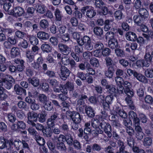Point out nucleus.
Segmentation results:
<instances>
[{
  "label": "nucleus",
  "mask_w": 153,
  "mask_h": 153,
  "mask_svg": "<svg viewBox=\"0 0 153 153\" xmlns=\"http://www.w3.org/2000/svg\"><path fill=\"white\" fill-rule=\"evenodd\" d=\"M0 79L3 80L4 82L9 81L13 82L12 81L15 80L11 76L2 73H0Z\"/></svg>",
  "instance_id": "11"
},
{
  "label": "nucleus",
  "mask_w": 153,
  "mask_h": 153,
  "mask_svg": "<svg viewBox=\"0 0 153 153\" xmlns=\"http://www.w3.org/2000/svg\"><path fill=\"white\" fill-rule=\"evenodd\" d=\"M85 110L87 116L89 117L92 118L95 115V112L93 108L90 106L87 105L85 108Z\"/></svg>",
  "instance_id": "12"
},
{
  "label": "nucleus",
  "mask_w": 153,
  "mask_h": 153,
  "mask_svg": "<svg viewBox=\"0 0 153 153\" xmlns=\"http://www.w3.org/2000/svg\"><path fill=\"white\" fill-rule=\"evenodd\" d=\"M27 60L29 62H30L34 60V56L32 51L28 50L26 52Z\"/></svg>",
  "instance_id": "33"
},
{
  "label": "nucleus",
  "mask_w": 153,
  "mask_h": 153,
  "mask_svg": "<svg viewBox=\"0 0 153 153\" xmlns=\"http://www.w3.org/2000/svg\"><path fill=\"white\" fill-rule=\"evenodd\" d=\"M44 136L47 137H51L53 134L51 127H48V128H45L42 132Z\"/></svg>",
  "instance_id": "27"
},
{
  "label": "nucleus",
  "mask_w": 153,
  "mask_h": 153,
  "mask_svg": "<svg viewBox=\"0 0 153 153\" xmlns=\"http://www.w3.org/2000/svg\"><path fill=\"white\" fill-rule=\"evenodd\" d=\"M115 70L114 66L109 67L108 68V70L105 71V75L106 76L109 78H112L114 72Z\"/></svg>",
  "instance_id": "16"
},
{
  "label": "nucleus",
  "mask_w": 153,
  "mask_h": 153,
  "mask_svg": "<svg viewBox=\"0 0 153 153\" xmlns=\"http://www.w3.org/2000/svg\"><path fill=\"white\" fill-rule=\"evenodd\" d=\"M24 11L23 9L20 7L18 6L14 7L12 12V14L14 16L17 17L20 16L24 13Z\"/></svg>",
  "instance_id": "10"
},
{
  "label": "nucleus",
  "mask_w": 153,
  "mask_h": 153,
  "mask_svg": "<svg viewBox=\"0 0 153 153\" xmlns=\"http://www.w3.org/2000/svg\"><path fill=\"white\" fill-rule=\"evenodd\" d=\"M28 131L29 133L33 136V138L38 134L37 131L32 127H29Z\"/></svg>",
  "instance_id": "56"
},
{
  "label": "nucleus",
  "mask_w": 153,
  "mask_h": 153,
  "mask_svg": "<svg viewBox=\"0 0 153 153\" xmlns=\"http://www.w3.org/2000/svg\"><path fill=\"white\" fill-rule=\"evenodd\" d=\"M81 11L83 14H85L86 13V16L90 19L93 18L97 14L96 10L93 7L88 5L82 7Z\"/></svg>",
  "instance_id": "2"
},
{
  "label": "nucleus",
  "mask_w": 153,
  "mask_h": 153,
  "mask_svg": "<svg viewBox=\"0 0 153 153\" xmlns=\"http://www.w3.org/2000/svg\"><path fill=\"white\" fill-rule=\"evenodd\" d=\"M85 48L88 51L91 50L93 48V46L92 43L91 39L88 36L85 42Z\"/></svg>",
  "instance_id": "25"
},
{
  "label": "nucleus",
  "mask_w": 153,
  "mask_h": 153,
  "mask_svg": "<svg viewBox=\"0 0 153 153\" xmlns=\"http://www.w3.org/2000/svg\"><path fill=\"white\" fill-rule=\"evenodd\" d=\"M22 144V141L19 139H16L14 141V146L16 149L19 150Z\"/></svg>",
  "instance_id": "58"
},
{
  "label": "nucleus",
  "mask_w": 153,
  "mask_h": 153,
  "mask_svg": "<svg viewBox=\"0 0 153 153\" xmlns=\"http://www.w3.org/2000/svg\"><path fill=\"white\" fill-rule=\"evenodd\" d=\"M87 72L89 75H95V71L92 68L89 64H87L86 65Z\"/></svg>",
  "instance_id": "43"
},
{
  "label": "nucleus",
  "mask_w": 153,
  "mask_h": 153,
  "mask_svg": "<svg viewBox=\"0 0 153 153\" xmlns=\"http://www.w3.org/2000/svg\"><path fill=\"white\" fill-rule=\"evenodd\" d=\"M43 107L46 110L50 111L53 109V105L51 103V102L49 101L45 102L43 104Z\"/></svg>",
  "instance_id": "40"
},
{
  "label": "nucleus",
  "mask_w": 153,
  "mask_h": 153,
  "mask_svg": "<svg viewBox=\"0 0 153 153\" xmlns=\"http://www.w3.org/2000/svg\"><path fill=\"white\" fill-rule=\"evenodd\" d=\"M143 17L138 15H134L133 17L135 23L139 26L143 24Z\"/></svg>",
  "instance_id": "29"
},
{
  "label": "nucleus",
  "mask_w": 153,
  "mask_h": 153,
  "mask_svg": "<svg viewBox=\"0 0 153 153\" xmlns=\"http://www.w3.org/2000/svg\"><path fill=\"white\" fill-rule=\"evenodd\" d=\"M88 36H84L82 38H81L80 39L79 38L78 39L76 40V41L79 45H78L82 47V45L85 44L86 40L87 39V38H88Z\"/></svg>",
  "instance_id": "47"
},
{
  "label": "nucleus",
  "mask_w": 153,
  "mask_h": 153,
  "mask_svg": "<svg viewBox=\"0 0 153 153\" xmlns=\"http://www.w3.org/2000/svg\"><path fill=\"white\" fill-rule=\"evenodd\" d=\"M5 89L4 88H0V99L1 100H4L7 97V95L4 92Z\"/></svg>",
  "instance_id": "62"
},
{
  "label": "nucleus",
  "mask_w": 153,
  "mask_h": 153,
  "mask_svg": "<svg viewBox=\"0 0 153 153\" xmlns=\"http://www.w3.org/2000/svg\"><path fill=\"white\" fill-rule=\"evenodd\" d=\"M39 25L41 28L45 29L48 27L49 23L47 19H43L40 21Z\"/></svg>",
  "instance_id": "38"
},
{
  "label": "nucleus",
  "mask_w": 153,
  "mask_h": 153,
  "mask_svg": "<svg viewBox=\"0 0 153 153\" xmlns=\"http://www.w3.org/2000/svg\"><path fill=\"white\" fill-rule=\"evenodd\" d=\"M28 81L29 84H30L35 87H37L39 85V80L36 77L29 78L28 79Z\"/></svg>",
  "instance_id": "15"
},
{
  "label": "nucleus",
  "mask_w": 153,
  "mask_h": 153,
  "mask_svg": "<svg viewBox=\"0 0 153 153\" xmlns=\"http://www.w3.org/2000/svg\"><path fill=\"white\" fill-rule=\"evenodd\" d=\"M69 58L66 56H62V57L61 62L62 64L64 65H68V62H69Z\"/></svg>",
  "instance_id": "59"
},
{
  "label": "nucleus",
  "mask_w": 153,
  "mask_h": 153,
  "mask_svg": "<svg viewBox=\"0 0 153 153\" xmlns=\"http://www.w3.org/2000/svg\"><path fill=\"white\" fill-rule=\"evenodd\" d=\"M58 49L61 53L65 55H68L71 52V49L67 45L62 43L58 45Z\"/></svg>",
  "instance_id": "9"
},
{
  "label": "nucleus",
  "mask_w": 153,
  "mask_h": 153,
  "mask_svg": "<svg viewBox=\"0 0 153 153\" xmlns=\"http://www.w3.org/2000/svg\"><path fill=\"white\" fill-rule=\"evenodd\" d=\"M7 147L5 139L4 137L0 138V149H3Z\"/></svg>",
  "instance_id": "51"
},
{
  "label": "nucleus",
  "mask_w": 153,
  "mask_h": 153,
  "mask_svg": "<svg viewBox=\"0 0 153 153\" xmlns=\"http://www.w3.org/2000/svg\"><path fill=\"white\" fill-rule=\"evenodd\" d=\"M71 97L74 98H77L79 97V91L78 90H73L70 92Z\"/></svg>",
  "instance_id": "63"
},
{
  "label": "nucleus",
  "mask_w": 153,
  "mask_h": 153,
  "mask_svg": "<svg viewBox=\"0 0 153 153\" xmlns=\"http://www.w3.org/2000/svg\"><path fill=\"white\" fill-rule=\"evenodd\" d=\"M41 48L44 52L49 53L52 50V48L50 45L46 43H44L42 45Z\"/></svg>",
  "instance_id": "21"
},
{
  "label": "nucleus",
  "mask_w": 153,
  "mask_h": 153,
  "mask_svg": "<svg viewBox=\"0 0 153 153\" xmlns=\"http://www.w3.org/2000/svg\"><path fill=\"white\" fill-rule=\"evenodd\" d=\"M20 54L19 49L17 47L12 48L11 50L10 54L12 57H16Z\"/></svg>",
  "instance_id": "37"
},
{
  "label": "nucleus",
  "mask_w": 153,
  "mask_h": 153,
  "mask_svg": "<svg viewBox=\"0 0 153 153\" xmlns=\"http://www.w3.org/2000/svg\"><path fill=\"white\" fill-rule=\"evenodd\" d=\"M37 37L40 39L45 40L49 38L48 34L44 31H39L37 34Z\"/></svg>",
  "instance_id": "17"
},
{
  "label": "nucleus",
  "mask_w": 153,
  "mask_h": 153,
  "mask_svg": "<svg viewBox=\"0 0 153 153\" xmlns=\"http://www.w3.org/2000/svg\"><path fill=\"white\" fill-rule=\"evenodd\" d=\"M105 88L107 89L108 91L111 94H113L116 92V89L115 86L112 85H108L106 86Z\"/></svg>",
  "instance_id": "52"
},
{
  "label": "nucleus",
  "mask_w": 153,
  "mask_h": 153,
  "mask_svg": "<svg viewBox=\"0 0 153 153\" xmlns=\"http://www.w3.org/2000/svg\"><path fill=\"white\" fill-rule=\"evenodd\" d=\"M60 74L59 75L61 79L64 81L66 80L69 76L70 71L64 65H62L60 68Z\"/></svg>",
  "instance_id": "7"
},
{
  "label": "nucleus",
  "mask_w": 153,
  "mask_h": 153,
  "mask_svg": "<svg viewBox=\"0 0 153 153\" xmlns=\"http://www.w3.org/2000/svg\"><path fill=\"white\" fill-rule=\"evenodd\" d=\"M100 126L101 129H97V132L99 134H102L103 131H104L108 137L111 138L112 134L111 132V128L110 124L108 123L103 121L100 123Z\"/></svg>",
  "instance_id": "1"
},
{
  "label": "nucleus",
  "mask_w": 153,
  "mask_h": 153,
  "mask_svg": "<svg viewBox=\"0 0 153 153\" xmlns=\"http://www.w3.org/2000/svg\"><path fill=\"white\" fill-rule=\"evenodd\" d=\"M126 39L128 40L134 41L136 40L137 37L136 34L132 32H129L126 34Z\"/></svg>",
  "instance_id": "14"
},
{
  "label": "nucleus",
  "mask_w": 153,
  "mask_h": 153,
  "mask_svg": "<svg viewBox=\"0 0 153 153\" xmlns=\"http://www.w3.org/2000/svg\"><path fill=\"white\" fill-rule=\"evenodd\" d=\"M114 16L115 19L117 21L121 20L124 17L122 10H120L116 11L114 13Z\"/></svg>",
  "instance_id": "19"
},
{
  "label": "nucleus",
  "mask_w": 153,
  "mask_h": 153,
  "mask_svg": "<svg viewBox=\"0 0 153 153\" xmlns=\"http://www.w3.org/2000/svg\"><path fill=\"white\" fill-rule=\"evenodd\" d=\"M117 111L119 115L122 118L125 119L127 117V115L126 113L123 109L117 108Z\"/></svg>",
  "instance_id": "46"
},
{
  "label": "nucleus",
  "mask_w": 153,
  "mask_h": 153,
  "mask_svg": "<svg viewBox=\"0 0 153 153\" xmlns=\"http://www.w3.org/2000/svg\"><path fill=\"white\" fill-rule=\"evenodd\" d=\"M102 149V148L99 144L97 143H94L92 145V150L94 151L99 152Z\"/></svg>",
  "instance_id": "55"
},
{
  "label": "nucleus",
  "mask_w": 153,
  "mask_h": 153,
  "mask_svg": "<svg viewBox=\"0 0 153 153\" xmlns=\"http://www.w3.org/2000/svg\"><path fill=\"white\" fill-rule=\"evenodd\" d=\"M114 20V18L112 17V19L110 20L107 19L104 22V29L105 31H107L111 28V24L110 23L112 22Z\"/></svg>",
  "instance_id": "24"
},
{
  "label": "nucleus",
  "mask_w": 153,
  "mask_h": 153,
  "mask_svg": "<svg viewBox=\"0 0 153 153\" xmlns=\"http://www.w3.org/2000/svg\"><path fill=\"white\" fill-rule=\"evenodd\" d=\"M14 89L16 94L19 95H21L26 92V90L20 87L18 84H16L14 85Z\"/></svg>",
  "instance_id": "18"
},
{
  "label": "nucleus",
  "mask_w": 153,
  "mask_h": 153,
  "mask_svg": "<svg viewBox=\"0 0 153 153\" xmlns=\"http://www.w3.org/2000/svg\"><path fill=\"white\" fill-rule=\"evenodd\" d=\"M47 114L45 111L42 112L41 113L38 114L37 119L41 123H42L45 121L46 120V117Z\"/></svg>",
  "instance_id": "34"
},
{
  "label": "nucleus",
  "mask_w": 153,
  "mask_h": 153,
  "mask_svg": "<svg viewBox=\"0 0 153 153\" xmlns=\"http://www.w3.org/2000/svg\"><path fill=\"white\" fill-rule=\"evenodd\" d=\"M37 143L39 146H43L45 143V140L44 138L38 134L34 138Z\"/></svg>",
  "instance_id": "13"
},
{
  "label": "nucleus",
  "mask_w": 153,
  "mask_h": 153,
  "mask_svg": "<svg viewBox=\"0 0 153 153\" xmlns=\"http://www.w3.org/2000/svg\"><path fill=\"white\" fill-rule=\"evenodd\" d=\"M152 142V139L151 137H146L143 140V145L145 147H149L151 146Z\"/></svg>",
  "instance_id": "35"
},
{
  "label": "nucleus",
  "mask_w": 153,
  "mask_h": 153,
  "mask_svg": "<svg viewBox=\"0 0 153 153\" xmlns=\"http://www.w3.org/2000/svg\"><path fill=\"white\" fill-rule=\"evenodd\" d=\"M139 14L140 16L143 17L144 19L147 18L149 16L148 12L145 8H140L138 11Z\"/></svg>",
  "instance_id": "31"
},
{
  "label": "nucleus",
  "mask_w": 153,
  "mask_h": 153,
  "mask_svg": "<svg viewBox=\"0 0 153 153\" xmlns=\"http://www.w3.org/2000/svg\"><path fill=\"white\" fill-rule=\"evenodd\" d=\"M3 8L5 11L7 12L9 14L11 15L12 14L13 9L10 2L5 3L3 5Z\"/></svg>",
  "instance_id": "23"
},
{
  "label": "nucleus",
  "mask_w": 153,
  "mask_h": 153,
  "mask_svg": "<svg viewBox=\"0 0 153 153\" xmlns=\"http://www.w3.org/2000/svg\"><path fill=\"white\" fill-rule=\"evenodd\" d=\"M146 76L148 78L153 77V69H147L145 72Z\"/></svg>",
  "instance_id": "53"
},
{
  "label": "nucleus",
  "mask_w": 153,
  "mask_h": 153,
  "mask_svg": "<svg viewBox=\"0 0 153 153\" xmlns=\"http://www.w3.org/2000/svg\"><path fill=\"white\" fill-rule=\"evenodd\" d=\"M37 100L41 103L43 104L45 102H48L49 100L46 95L43 94L39 95Z\"/></svg>",
  "instance_id": "26"
},
{
  "label": "nucleus",
  "mask_w": 153,
  "mask_h": 153,
  "mask_svg": "<svg viewBox=\"0 0 153 153\" xmlns=\"http://www.w3.org/2000/svg\"><path fill=\"white\" fill-rule=\"evenodd\" d=\"M54 15L55 16L56 20V21H60L61 20L62 16L61 12L58 8L56 9L54 11Z\"/></svg>",
  "instance_id": "39"
},
{
  "label": "nucleus",
  "mask_w": 153,
  "mask_h": 153,
  "mask_svg": "<svg viewBox=\"0 0 153 153\" xmlns=\"http://www.w3.org/2000/svg\"><path fill=\"white\" fill-rule=\"evenodd\" d=\"M91 65L94 67L98 68L99 66L100 63L98 59L95 58H92L90 60Z\"/></svg>",
  "instance_id": "45"
},
{
  "label": "nucleus",
  "mask_w": 153,
  "mask_h": 153,
  "mask_svg": "<svg viewBox=\"0 0 153 153\" xmlns=\"http://www.w3.org/2000/svg\"><path fill=\"white\" fill-rule=\"evenodd\" d=\"M66 114L69 117L74 123H80L82 119V116L76 111H66Z\"/></svg>",
  "instance_id": "3"
},
{
  "label": "nucleus",
  "mask_w": 153,
  "mask_h": 153,
  "mask_svg": "<svg viewBox=\"0 0 153 153\" xmlns=\"http://www.w3.org/2000/svg\"><path fill=\"white\" fill-rule=\"evenodd\" d=\"M61 87L63 88V91L62 92L64 94H66L68 90L70 92L74 89V83L71 81H68L64 85H61Z\"/></svg>",
  "instance_id": "6"
},
{
  "label": "nucleus",
  "mask_w": 153,
  "mask_h": 153,
  "mask_svg": "<svg viewBox=\"0 0 153 153\" xmlns=\"http://www.w3.org/2000/svg\"><path fill=\"white\" fill-rule=\"evenodd\" d=\"M32 127H35L38 131H43L44 128V126L40 123H35L31 125Z\"/></svg>",
  "instance_id": "44"
},
{
  "label": "nucleus",
  "mask_w": 153,
  "mask_h": 153,
  "mask_svg": "<svg viewBox=\"0 0 153 153\" xmlns=\"http://www.w3.org/2000/svg\"><path fill=\"white\" fill-rule=\"evenodd\" d=\"M56 147L58 150L60 151H65L66 148L65 144L62 142H59L57 143Z\"/></svg>",
  "instance_id": "41"
},
{
  "label": "nucleus",
  "mask_w": 153,
  "mask_h": 153,
  "mask_svg": "<svg viewBox=\"0 0 153 153\" xmlns=\"http://www.w3.org/2000/svg\"><path fill=\"white\" fill-rule=\"evenodd\" d=\"M17 128L21 129L24 130L25 129L26 125L25 123L22 121H19L18 122L17 124Z\"/></svg>",
  "instance_id": "64"
},
{
  "label": "nucleus",
  "mask_w": 153,
  "mask_h": 153,
  "mask_svg": "<svg viewBox=\"0 0 153 153\" xmlns=\"http://www.w3.org/2000/svg\"><path fill=\"white\" fill-rule=\"evenodd\" d=\"M105 61L106 66L108 68L110 66L114 67V65H113V62L110 57H107L105 59Z\"/></svg>",
  "instance_id": "57"
},
{
  "label": "nucleus",
  "mask_w": 153,
  "mask_h": 153,
  "mask_svg": "<svg viewBox=\"0 0 153 153\" xmlns=\"http://www.w3.org/2000/svg\"><path fill=\"white\" fill-rule=\"evenodd\" d=\"M74 49L75 54H77L78 56L79 55L83 52L82 47L78 45L75 46Z\"/></svg>",
  "instance_id": "48"
},
{
  "label": "nucleus",
  "mask_w": 153,
  "mask_h": 153,
  "mask_svg": "<svg viewBox=\"0 0 153 153\" xmlns=\"http://www.w3.org/2000/svg\"><path fill=\"white\" fill-rule=\"evenodd\" d=\"M108 45L109 48L112 49H115L117 48L118 45L117 40L115 39L112 40H109Z\"/></svg>",
  "instance_id": "22"
},
{
  "label": "nucleus",
  "mask_w": 153,
  "mask_h": 153,
  "mask_svg": "<svg viewBox=\"0 0 153 153\" xmlns=\"http://www.w3.org/2000/svg\"><path fill=\"white\" fill-rule=\"evenodd\" d=\"M65 141L67 143L70 145H72L73 142L74 141L73 137L71 134L68 133L66 134V138Z\"/></svg>",
  "instance_id": "42"
},
{
  "label": "nucleus",
  "mask_w": 153,
  "mask_h": 153,
  "mask_svg": "<svg viewBox=\"0 0 153 153\" xmlns=\"http://www.w3.org/2000/svg\"><path fill=\"white\" fill-rule=\"evenodd\" d=\"M87 98V97L86 95L83 94H80L76 102L77 105L78 106H80L84 104V101L83 100Z\"/></svg>",
  "instance_id": "30"
},
{
  "label": "nucleus",
  "mask_w": 153,
  "mask_h": 153,
  "mask_svg": "<svg viewBox=\"0 0 153 153\" xmlns=\"http://www.w3.org/2000/svg\"><path fill=\"white\" fill-rule=\"evenodd\" d=\"M134 77L140 82L144 83H147L148 80L146 77L142 74L137 73Z\"/></svg>",
  "instance_id": "20"
},
{
  "label": "nucleus",
  "mask_w": 153,
  "mask_h": 153,
  "mask_svg": "<svg viewBox=\"0 0 153 153\" xmlns=\"http://www.w3.org/2000/svg\"><path fill=\"white\" fill-rule=\"evenodd\" d=\"M38 117L37 113L33 111H29L27 114V123L31 125L34 122H36L37 121Z\"/></svg>",
  "instance_id": "8"
},
{
  "label": "nucleus",
  "mask_w": 153,
  "mask_h": 153,
  "mask_svg": "<svg viewBox=\"0 0 153 153\" xmlns=\"http://www.w3.org/2000/svg\"><path fill=\"white\" fill-rule=\"evenodd\" d=\"M60 119L59 114L57 112H54L50 118L47 119V123L48 126L53 127L55 126L56 122Z\"/></svg>",
  "instance_id": "5"
},
{
  "label": "nucleus",
  "mask_w": 153,
  "mask_h": 153,
  "mask_svg": "<svg viewBox=\"0 0 153 153\" xmlns=\"http://www.w3.org/2000/svg\"><path fill=\"white\" fill-rule=\"evenodd\" d=\"M115 80L116 84L120 86L122 85L124 82L123 78L119 76H116L115 77Z\"/></svg>",
  "instance_id": "61"
},
{
  "label": "nucleus",
  "mask_w": 153,
  "mask_h": 153,
  "mask_svg": "<svg viewBox=\"0 0 153 153\" xmlns=\"http://www.w3.org/2000/svg\"><path fill=\"white\" fill-rule=\"evenodd\" d=\"M100 124L99 120L98 119L94 118L92 120L91 125L94 128L96 129L97 132V129H101V128H100Z\"/></svg>",
  "instance_id": "36"
},
{
  "label": "nucleus",
  "mask_w": 153,
  "mask_h": 153,
  "mask_svg": "<svg viewBox=\"0 0 153 153\" xmlns=\"http://www.w3.org/2000/svg\"><path fill=\"white\" fill-rule=\"evenodd\" d=\"M127 143L130 147H133L134 146L135 140L131 136L127 138Z\"/></svg>",
  "instance_id": "50"
},
{
  "label": "nucleus",
  "mask_w": 153,
  "mask_h": 153,
  "mask_svg": "<svg viewBox=\"0 0 153 153\" xmlns=\"http://www.w3.org/2000/svg\"><path fill=\"white\" fill-rule=\"evenodd\" d=\"M13 82L10 81L4 82V86L6 89L8 90L10 89L13 86V84L15 83V81L14 80Z\"/></svg>",
  "instance_id": "54"
},
{
  "label": "nucleus",
  "mask_w": 153,
  "mask_h": 153,
  "mask_svg": "<svg viewBox=\"0 0 153 153\" xmlns=\"http://www.w3.org/2000/svg\"><path fill=\"white\" fill-rule=\"evenodd\" d=\"M93 32L97 36L101 37L103 34V30L101 27L96 26L94 27Z\"/></svg>",
  "instance_id": "28"
},
{
  "label": "nucleus",
  "mask_w": 153,
  "mask_h": 153,
  "mask_svg": "<svg viewBox=\"0 0 153 153\" xmlns=\"http://www.w3.org/2000/svg\"><path fill=\"white\" fill-rule=\"evenodd\" d=\"M29 40L30 43L32 45H36L38 44V39L36 37L33 36H30Z\"/></svg>",
  "instance_id": "49"
},
{
  "label": "nucleus",
  "mask_w": 153,
  "mask_h": 153,
  "mask_svg": "<svg viewBox=\"0 0 153 153\" xmlns=\"http://www.w3.org/2000/svg\"><path fill=\"white\" fill-rule=\"evenodd\" d=\"M36 11L40 14H43L46 11L44 5L39 4H36Z\"/></svg>",
  "instance_id": "32"
},
{
  "label": "nucleus",
  "mask_w": 153,
  "mask_h": 153,
  "mask_svg": "<svg viewBox=\"0 0 153 153\" xmlns=\"http://www.w3.org/2000/svg\"><path fill=\"white\" fill-rule=\"evenodd\" d=\"M123 87L122 85L120 86V88L124 89V92L126 95L131 97L133 94V90L132 88V84L128 81H125L123 84Z\"/></svg>",
  "instance_id": "4"
},
{
  "label": "nucleus",
  "mask_w": 153,
  "mask_h": 153,
  "mask_svg": "<svg viewBox=\"0 0 153 153\" xmlns=\"http://www.w3.org/2000/svg\"><path fill=\"white\" fill-rule=\"evenodd\" d=\"M145 102L149 105H152L153 103L152 97L149 95H146L144 98Z\"/></svg>",
  "instance_id": "60"
}]
</instances>
